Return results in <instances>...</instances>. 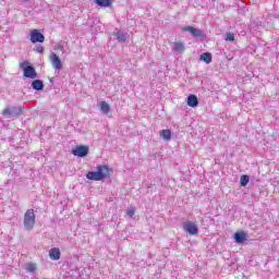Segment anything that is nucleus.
<instances>
[{"instance_id": "1", "label": "nucleus", "mask_w": 279, "mask_h": 279, "mask_svg": "<svg viewBox=\"0 0 279 279\" xmlns=\"http://www.w3.org/2000/svg\"><path fill=\"white\" fill-rule=\"evenodd\" d=\"M108 175H110V168L102 165L97 167V171L87 172L86 178L87 180H93L94 182H101V180H106Z\"/></svg>"}, {"instance_id": "2", "label": "nucleus", "mask_w": 279, "mask_h": 279, "mask_svg": "<svg viewBox=\"0 0 279 279\" xmlns=\"http://www.w3.org/2000/svg\"><path fill=\"white\" fill-rule=\"evenodd\" d=\"M34 226H36V214L34 209H27L24 214V230L29 232L34 230Z\"/></svg>"}, {"instance_id": "3", "label": "nucleus", "mask_w": 279, "mask_h": 279, "mask_svg": "<svg viewBox=\"0 0 279 279\" xmlns=\"http://www.w3.org/2000/svg\"><path fill=\"white\" fill-rule=\"evenodd\" d=\"M21 69L23 70L24 77H28L29 80H36L38 77V73H36V69L29 65V62L27 61L22 62Z\"/></svg>"}, {"instance_id": "4", "label": "nucleus", "mask_w": 279, "mask_h": 279, "mask_svg": "<svg viewBox=\"0 0 279 279\" xmlns=\"http://www.w3.org/2000/svg\"><path fill=\"white\" fill-rule=\"evenodd\" d=\"M23 112V107L22 106H9L7 107L3 111L2 114L3 117H20Z\"/></svg>"}, {"instance_id": "5", "label": "nucleus", "mask_w": 279, "mask_h": 279, "mask_svg": "<svg viewBox=\"0 0 279 279\" xmlns=\"http://www.w3.org/2000/svg\"><path fill=\"white\" fill-rule=\"evenodd\" d=\"M49 60H50V64L52 65V69H54V71H62V60L60 59V57L58 54H56V52H51L49 54Z\"/></svg>"}, {"instance_id": "6", "label": "nucleus", "mask_w": 279, "mask_h": 279, "mask_svg": "<svg viewBox=\"0 0 279 279\" xmlns=\"http://www.w3.org/2000/svg\"><path fill=\"white\" fill-rule=\"evenodd\" d=\"M183 230L184 232H187V234L195 235L197 232H199V229L197 228V225L193 221H186L183 223Z\"/></svg>"}, {"instance_id": "7", "label": "nucleus", "mask_w": 279, "mask_h": 279, "mask_svg": "<svg viewBox=\"0 0 279 279\" xmlns=\"http://www.w3.org/2000/svg\"><path fill=\"white\" fill-rule=\"evenodd\" d=\"M73 156H77V158H85L88 156V146H76L75 149L72 150Z\"/></svg>"}, {"instance_id": "8", "label": "nucleus", "mask_w": 279, "mask_h": 279, "mask_svg": "<svg viewBox=\"0 0 279 279\" xmlns=\"http://www.w3.org/2000/svg\"><path fill=\"white\" fill-rule=\"evenodd\" d=\"M31 43L36 45V43H45V35H43L38 29H33L31 32Z\"/></svg>"}, {"instance_id": "9", "label": "nucleus", "mask_w": 279, "mask_h": 279, "mask_svg": "<svg viewBox=\"0 0 279 279\" xmlns=\"http://www.w3.org/2000/svg\"><path fill=\"white\" fill-rule=\"evenodd\" d=\"M182 31L189 32L195 38H202V36H204V33L202 32V29L195 28L193 26H184V27H182Z\"/></svg>"}, {"instance_id": "10", "label": "nucleus", "mask_w": 279, "mask_h": 279, "mask_svg": "<svg viewBox=\"0 0 279 279\" xmlns=\"http://www.w3.org/2000/svg\"><path fill=\"white\" fill-rule=\"evenodd\" d=\"M186 49L184 43L182 41H174L172 44V50H174L177 53H184V50Z\"/></svg>"}, {"instance_id": "11", "label": "nucleus", "mask_w": 279, "mask_h": 279, "mask_svg": "<svg viewBox=\"0 0 279 279\" xmlns=\"http://www.w3.org/2000/svg\"><path fill=\"white\" fill-rule=\"evenodd\" d=\"M187 106L190 107V108H197L198 106H199V99H197V96H195V95H190L189 97H187Z\"/></svg>"}, {"instance_id": "12", "label": "nucleus", "mask_w": 279, "mask_h": 279, "mask_svg": "<svg viewBox=\"0 0 279 279\" xmlns=\"http://www.w3.org/2000/svg\"><path fill=\"white\" fill-rule=\"evenodd\" d=\"M60 248L53 247L49 251V257L51 260H60Z\"/></svg>"}, {"instance_id": "13", "label": "nucleus", "mask_w": 279, "mask_h": 279, "mask_svg": "<svg viewBox=\"0 0 279 279\" xmlns=\"http://www.w3.org/2000/svg\"><path fill=\"white\" fill-rule=\"evenodd\" d=\"M113 36H116L117 40H119V43H125V40H128V34H125L122 31H116L113 33Z\"/></svg>"}, {"instance_id": "14", "label": "nucleus", "mask_w": 279, "mask_h": 279, "mask_svg": "<svg viewBox=\"0 0 279 279\" xmlns=\"http://www.w3.org/2000/svg\"><path fill=\"white\" fill-rule=\"evenodd\" d=\"M32 88L34 90H43L45 88V83L41 80H35L32 83Z\"/></svg>"}, {"instance_id": "15", "label": "nucleus", "mask_w": 279, "mask_h": 279, "mask_svg": "<svg viewBox=\"0 0 279 279\" xmlns=\"http://www.w3.org/2000/svg\"><path fill=\"white\" fill-rule=\"evenodd\" d=\"M201 60L206 62V64H210V62H213V54H210V52H204L201 54Z\"/></svg>"}, {"instance_id": "16", "label": "nucleus", "mask_w": 279, "mask_h": 279, "mask_svg": "<svg viewBox=\"0 0 279 279\" xmlns=\"http://www.w3.org/2000/svg\"><path fill=\"white\" fill-rule=\"evenodd\" d=\"M159 136H161V138H163V141H171V130L160 131Z\"/></svg>"}, {"instance_id": "17", "label": "nucleus", "mask_w": 279, "mask_h": 279, "mask_svg": "<svg viewBox=\"0 0 279 279\" xmlns=\"http://www.w3.org/2000/svg\"><path fill=\"white\" fill-rule=\"evenodd\" d=\"M96 3L100 8H110V5H112V0H96Z\"/></svg>"}, {"instance_id": "18", "label": "nucleus", "mask_w": 279, "mask_h": 279, "mask_svg": "<svg viewBox=\"0 0 279 279\" xmlns=\"http://www.w3.org/2000/svg\"><path fill=\"white\" fill-rule=\"evenodd\" d=\"M100 110H101L102 114H108V112H110V105H108V102H106V101H101Z\"/></svg>"}, {"instance_id": "19", "label": "nucleus", "mask_w": 279, "mask_h": 279, "mask_svg": "<svg viewBox=\"0 0 279 279\" xmlns=\"http://www.w3.org/2000/svg\"><path fill=\"white\" fill-rule=\"evenodd\" d=\"M245 239H246L245 233L236 232V233L234 234L235 243H243V241H245Z\"/></svg>"}, {"instance_id": "20", "label": "nucleus", "mask_w": 279, "mask_h": 279, "mask_svg": "<svg viewBox=\"0 0 279 279\" xmlns=\"http://www.w3.org/2000/svg\"><path fill=\"white\" fill-rule=\"evenodd\" d=\"M25 269L29 274H34L36 271V269H37V266L34 263H28V264L25 265Z\"/></svg>"}, {"instance_id": "21", "label": "nucleus", "mask_w": 279, "mask_h": 279, "mask_svg": "<svg viewBox=\"0 0 279 279\" xmlns=\"http://www.w3.org/2000/svg\"><path fill=\"white\" fill-rule=\"evenodd\" d=\"M250 183V177L247 174H243L240 178V184L241 186H247V184Z\"/></svg>"}, {"instance_id": "22", "label": "nucleus", "mask_w": 279, "mask_h": 279, "mask_svg": "<svg viewBox=\"0 0 279 279\" xmlns=\"http://www.w3.org/2000/svg\"><path fill=\"white\" fill-rule=\"evenodd\" d=\"M135 214H136V209L134 207L128 208V210H126L128 217L132 218V217H134Z\"/></svg>"}, {"instance_id": "23", "label": "nucleus", "mask_w": 279, "mask_h": 279, "mask_svg": "<svg viewBox=\"0 0 279 279\" xmlns=\"http://www.w3.org/2000/svg\"><path fill=\"white\" fill-rule=\"evenodd\" d=\"M225 40H228L229 43L234 41V34H232V33H227Z\"/></svg>"}, {"instance_id": "24", "label": "nucleus", "mask_w": 279, "mask_h": 279, "mask_svg": "<svg viewBox=\"0 0 279 279\" xmlns=\"http://www.w3.org/2000/svg\"><path fill=\"white\" fill-rule=\"evenodd\" d=\"M36 51H37V53H43V51H45V47L38 46V47L36 48Z\"/></svg>"}, {"instance_id": "25", "label": "nucleus", "mask_w": 279, "mask_h": 279, "mask_svg": "<svg viewBox=\"0 0 279 279\" xmlns=\"http://www.w3.org/2000/svg\"><path fill=\"white\" fill-rule=\"evenodd\" d=\"M57 49H60V51H64V46L62 44L57 45Z\"/></svg>"}]
</instances>
